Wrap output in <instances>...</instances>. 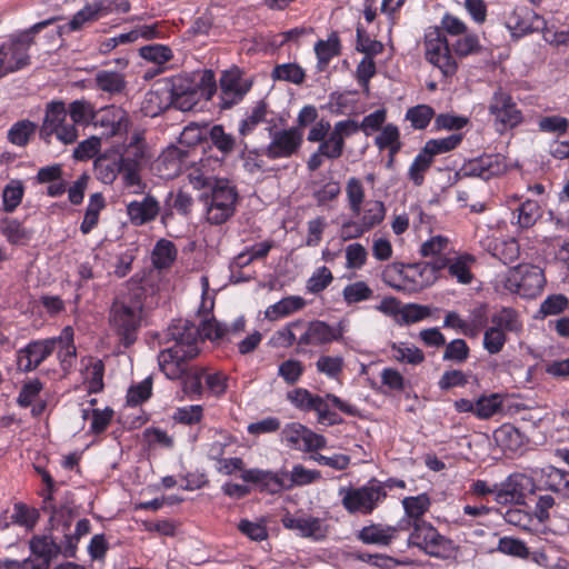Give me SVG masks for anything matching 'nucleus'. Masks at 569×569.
Listing matches in <instances>:
<instances>
[{"label": "nucleus", "mask_w": 569, "mask_h": 569, "mask_svg": "<svg viewBox=\"0 0 569 569\" xmlns=\"http://www.w3.org/2000/svg\"><path fill=\"white\" fill-rule=\"evenodd\" d=\"M143 290L136 287L117 296L112 303L109 321L111 328L120 337L124 347L131 346L136 340V331L140 325L143 309Z\"/></svg>", "instance_id": "f257e3e1"}, {"label": "nucleus", "mask_w": 569, "mask_h": 569, "mask_svg": "<svg viewBox=\"0 0 569 569\" xmlns=\"http://www.w3.org/2000/svg\"><path fill=\"white\" fill-rule=\"evenodd\" d=\"M57 20L53 17L40 21L27 30L11 34L0 44V79L30 64L29 50L34 43V36Z\"/></svg>", "instance_id": "f03ea898"}, {"label": "nucleus", "mask_w": 569, "mask_h": 569, "mask_svg": "<svg viewBox=\"0 0 569 569\" xmlns=\"http://www.w3.org/2000/svg\"><path fill=\"white\" fill-rule=\"evenodd\" d=\"M436 260L426 263L395 266L383 274L385 282L398 291L418 292L437 279Z\"/></svg>", "instance_id": "7ed1b4c3"}, {"label": "nucleus", "mask_w": 569, "mask_h": 569, "mask_svg": "<svg viewBox=\"0 0 569 569\" xmlns=\"http://www.w3.org/2000/svg\"><path fill=\"white\" fill-rule=\"evenodd\" d=\"M29 546L34 556V558H28L27 566L29 565L30 569H49L52 559L60 553L66 558L76 556V542L69 533H64V539L59 540V537L51 530L48 533L34 536Z\"/></svg>", "instance_id": "20e7f679"}, {"label": "nucleus", "mask_w": 569, "mask_h": 569, "mask_svg": "<svg viewBox=\"0 0 569 569\" xmlns=\"http://www.w3.org/2000/svg\"><path fill=\"white\" fill-rule=\"evenodd\" d=\"M238 193L234 186L226 179H214L211 194L207 198L206 216L211 224H222L230 219L236 209Z\"/></svg>", "instance_id": "39448f33"}, {"label": "nucleus", "mask_w": 569, "mask_h": 569, "mask_svg": "<svg viewBox=\"0 0 569 569\" xmlns=\"http://www.w3.org/2000/svg\"><path fill=\"white\" fill-rule=\"evenodd\" d=\"M412 527L413 530L408 539L409 545L438 558H449L456 552L457 547L453 541L440 535L431 523L415 520Z\"/></svg>", "instance_id": "423d86ee"}, {"label": "nucleus", "mask_w": 569, "mask_h": 569, "mask_svg": "<svg viewBox=\"0 0 569 569\" xmlns=\"http://www.w3.org/2000/svg\"><path fill=\"white\" fill-rule=\"evenodd\" d=\"M339 495L342 496V506L350 513H370L377 505L386 498L385 487L377 481H370L361 488H341Z\"/></svg>", "instance_id": "0eeeda50"}, {"label": "nucleus", "mask_w": 569, "mask_h": 569, "mask_svg": "<svg viewBox=\"0 0 569 569\" xmlns=\"http://www.w3.org/2000/svg\"><path fill=\"white\" fill-rule=\"evenodd\" d=\"M425 56L446 77L457 72L458 63L451 53L447 38L439 28L429 30L425 37Z\"/></svg>", "instance_id": "6e6552de"}, {"label": "nucleus", "mask_w": 569, "mask_h": 569, "mask_svg": "<svg viewBox=\"0 0 569 569\" xmlns=\"http://www.w3.org/2000/svg\"><path fill=\"white\" fill-rule=\"evenodd\" d=\"M67 116L64 102L52 101L48 103L40 134L43 138L54 134L58 140L66 144L73 143L78 138V130L74 124L67 122Z\"/></svg>", "instance_id": "1a4fd4ad"}, {"label": "nucleus", "mask_w": 569, "mask_h": 569, "mask_svg": "<svg viewBox=\"0 0 569 569\" xmlns=\"http://www.w3.org/2000/svg\"><path fill=\"white\" fill-rule=\"evenodd\" d=\"M546 283L541 268L532 264H519L508 273L507 286L511 291L522 297L533 298L538 296Z\"/></svg>", "instance_id": "9d476101"}, {"label": "nucleus", "mask_w": 569, "mask_h": 569, "mask_svg": "<svg viewBox=\"0 0 569 569\" xmlns=\"http://www.w3.org/2000/svg\"><path fill=\"white\" fill-rule=\"evenodd\" d=\"M270 141L263 154L270 160L289 159L297 154L303 142V133L299 128L290 127L269 130Z\"/></svg>", "instance_id": "9b49d317"}, {"label": "nucleus", "mask_w": 569, "mask_h": 569, "mask_svg": "<svg viewBox=\"0 0 569 569\" xmlns=\"http://www.w3.org/2000/svg\"><path fill=\"white\" fill-rule=\"evenodd\" d=\"M343 337V329L340 326H330L322 320H300L299 350L306 347H319L339 341Z\"/></svg>", "instance_id": "f8f14e48"}, {"label": "nucleus", "mask_w": 569, "mask_h": 569, "mask_svg": "<svg viewBox=\"0 0 569 569\" xmlns=\"http://www.w3.org/2000/svg\"><path fill=\"white\" fill-rule=\"evenodd\" d=\"M220 83V107L230 109L239 103L252 86V80L244 78L238 67L224 70L219 80Z\"/></svg>", "instance_id": "ddd939ff"}, {"label": "nucleus", "mask_w": 569, "mask_h": 569, "mask_svg": "<svg viewBox=\"0 0 569 569\" xmlns=\"http://www.w3.org/2000/svg\"><path fill=\"white\" fill-rule=\"evenodd\" d=\"M488 110L495 118V122L502 126V128H513L522 121V113L517 108L512 97L501 88L493 92Z\"/></svg>", "instance_id": "4468645a"}, {"label": "nucleus", "mask_w": 569, "mask_h": 569, "mask_svg": "<svg viewBox=\"0 0 569 569\" xmlns=\"http://www.w3.org/2000/svg\"><path fill=\"white\" fill-rule=\"evenodd\" d=\"M281 437L287 446L297 450L312 451L322 449L326 446L323 436L311 431L298 422L286 425L281 431Z\"/></svg>", "instance_id": "2eb2a0df"}, {"label": "nucleus", "mask_w": 569, "mask_h": 569, "mask_svg": "<svg viewBox=\"0 0 569 569\" xmlns=\"http://www.w3.org/2000/svg\"><path fill=\"white\" fill-rule=\"evenodd\" d=\"M57 349L53 338L29 342L17 355L18 368L23 372L37 369Z\"/></svg>", "instance_id": "dca6fc26"}, {"label": "nucleus", "mask_w": 569, "mask_h": 569, "mask_svg": "<svg viewBox=\"0 0 569 569\" xmlns=\"http://www.w3.org/2000/svg\"><path fill=\"white\" fill-rule=\"evenodd\" d=\"M506 26L515 37L545 29V19L528 7H516L506 17Z\"/></svg>", "instance_id": "f3484780"}, {"label": "nucleus", "mask_w": 569, "mask_h": 569, "mask_svg": "<svg viewBox=\"0 0 569 569\" xmlns=\"http://www.w3.org/2000/svg\"><path fill=\"white\" fill-rule=\"evenodd\" d=\"M169 336L176 342L173 347H179L187 357L198 356L201 338L199 328L192 322L183 319L177 320L169 327Z\"/></svg>", "instance_id": "a211bd4d"}, {"label": "nucleus", "mask_w": 569, "mask_h": 569, "mask_svg": "<svg viewBox=\"0 0 569 569\" xmlns=\"http://www.w3.org/2000/svg\"><path fill=\"white\" fill-rule=\"evenodd\" d=\"M189 147L169 146L157 160V170L164 179L178 177L189 164Z\"/></svg>", "instance_id": "6ab92c4d"}, {"label": "nucleus", "mask_w": 569, "mask_h": 569, "mask_svg": "<svg viewBox=\"0 0 569 569\" xmlns=\"http://www.w3.org/2000/svg\"><path fill=\"white\" fill-rule=\"evenodd\" d=\"M358 131L359 123L355 120L347 119L335 123L333 129L328 133V139L320 143L326 158L330 160L340 158L343 153L345 140Z\"/></svg>", "instance_id": "aec40b11"}, {"label": "nucleus", "mask_w": 569, "mask_h": 569, "mask_svg": "<svg viewBox=\"0 0 569 569\" xmlns=\"http://www.w3.org/2000/svg\"><path fill=\"white\" fill-rule=\"evenodd\" d=\"M111 11L112 9L107 7L103 1L87 3L72 16L68 23L60 26L58 32L59 34H67L80 31L102 17L108 16Z\"/></svg>", "instance_id": "412c9836"}, {"label": "nucleus", "mask_w": 569, "mask_h": 569, "mask_svg": "<svg viewBox=\"0 0 569 569\" xmlns=\"http://www.w3.org/2000/svg\"><path fill=\"white\" fill-rule=\"evenodd\" d=\"M112 137L127 132L130 126V119L126 110L120 107L109 106L96 111L93 123Z\"/></svg>", "instance_id": "4be33fe9"}, {"label": "nucleus", "mask_w": 569, "mask_h": 569, "mask_svg": "<svg viewBox=\"0 0 569 569\" xmlns=\"http://www.w3.org/2000/svg\"><path fill=\"white\" fill-rule=\"evenodd\" d=\"M476 262L473 256L469 253L456 254L450 257H440L436 259L437 272L448 269L451 278H455L461 284H469L473 279L471 267Z\"/></svg>", "instance_id": "5701e85b"}, {"label": "nucleus", "mask_w": 569, "mask_h": 569, "mask_svg": "<svg viewBox=\"0 0 569 569\" xmlns=\"http://www.w3.org/2000/svg\"><path fill=\"white\" fill-rule=\"evenodd\" d=\"M201 284L203 290V298L201 307L199 308V315H202L201 323H200V338L209 339L211 341L221 340L224 336H227V328L219 323L214 318H209V313L213 308V300L207 299L204 296L208 292V278H201Z\"/></svg>", "instance_id": "b1692460"}, {"label": "nucleus", "mask_w": 569, "mask_h": 569, "mask_svg": "<svg viewBox=\"0 0 569 569\" xmlns=\"http://www.w3.org/2000/svg\"><path fill=\"white\" fill-rule=\"evenodd\" d=\"M151 157V151L144 139V132L141 130H134L128 142L124 144L119 159L121 160L122 166L142 168Z\"/></svg>", "instance_id": "393cba45"}, {"label": "nucleus", "mask_w": 569, "mask_h": 569, "mask_svg": "<svg viewBox=\"0 0 569 569\" xmlns=\"http://www.w3.org/2000/svg\"><path fill=\"white\" fill-rule=\"evenodd\" d=\"M287 529L296 530L301 537L321 540L327 536L328 526L320 518L311 516H290L282 518Z\"/></svg>", "instance_id": "a878e982"}, {"label": "nucleus", "mask_w": 569, "mask_h": 569, "mask_svg": "<svg viewBox=\"0 0 569 569\" xmlns=\"http://www.w3.org/2000/svg\"><path fill=\"white\" fill-rule=\"evenodd\" d=\"M506 163L499 154L482 156L477 159L470 160L463 168L465 174L477 177L482 180H489L503 173Z\"/></svg>", "instance_id": "bb28decb"}, {"label": "nucleus", "mask_w": 569, "mask_h": 569, "mask_svg": "<svg viewBox=\"0 0 569 569\" xmlns=\"http://www.w3.org/2000/svg\"><path fill=\"white\" fill-rule=\"evenodd\" d=\"M190 359L179 347H171L159 353L158 363L164 376L174 380L181 378L187 371V361Z\"/></svg>", "instance_id": "cd10ccee"}, {"label": "nucleus", "mask_w": 569, "mask_h": 569, "mask_svg": "<svg viewBox=\"0 0 569 569\" xmlns=\"http://www.w3.org/2000/svg\"><path fill=\"white\" fill-rule=\"evenodd\" d=\"M241 478L247 482H254L261 486L262 490L271 493L287 490L286 470L279 472L266 471L260 469L242 470Z\"/></svg>", "instance_id": "c85d7f7f"}, {"label": "nucleus", "mask_w": 569, "mask_h": 569, "mask_svg": "<svg viewBox=\"0 0 569 569\" xmlns=\"http://www.w3.org/2000/svg\"><path fill=\"white\" fill-rule=\"evenodd\" d=\"M160 212L159 201L151 194H147L140 201H131L127 204V214L133 226L140 227L153 221Z\"/></svg>", "instance_id": "c756f323"}, {"label": "nucleus", "mask_w": 569, "mask_h": 569, "mask_svg": "<svg viewBox=\"0 0 569 569\" xmlns=\"http://www.w3.org/2000/svg\"><path fill=\"white\" fill-rule=\"evenodd\" d=\"M490 325L506 336L510 333L519 337L523 332V322L519 312L510 307H502L495 311L490 316Z\"/></svg>", "instance_id": "7c9ffc66"}, {"label": "nucleus", "mask_w": 569, "mask_h": 569, "mask_svg": "<svg viewBox=\"0 0 569 569\" xmlns=\"http://www.w3.org/2000/svg\"><path fill=\"white\" fill-rule=\"evenodd\" d=\"M539 472L547 489L569 499V471L548 466L540 469Z\"/></svg>", "instance_id": "2f4dec72"}, {"label": "nucleus", "mask_w": 569, "mask_h": 569, "mask_svg": "<svg viewBox=\"0 0 569 569\" xmlns=\"http://www.w3.org/2000/svg\"><path fill=\"white\" fill-rule=\"evenodd\" d=\"M57 341V353L60 361L61 368L67 372L73 365L76 359V347L73 345V330L70 327H66L61 335L53 338Z\"/></svg>", "instance_id": "473e14b6"}, {"label": "nucleus", "mask_w": 569, "mask_h": 569, "mask_svg": "<svg viewBox=\"0 0 569 569\" xmlns=\"http://www.w3.org/2000/svg\"><path fill=\"white\" fill-rule=\"evenodd\" d=\"M397 528L392 526L370 525L363 527L358 538L367 545L388 546L396 537Z\"/></svg>", "instance_id": "72a5a7b5"}, {"label": "nucleus", "mask_w": 569, "mask_h": 569, "mask_svg": "<svg viewBox=\"0 0 569 569\" xmlns=\"http://www.w3.org/2000/svg\"><path fill=\"white\" fill-rule=\"evenodd\" d=\"M93 80L98 90L107 92L111 96L121 93L127 86L124 74L111 70L98 71L94 74Z\"/></svg>", "instance_id": "f704fd0d"}, {"label": "nucleus", "mask_w": 569, "mask_h": 569, "mask_svg": "<svg viewBox=\"0 0 569 569\" xmlns=\"http://www.w3.org/2000/svg\"><path fill=\"white\" fill-rule=\"evenodd\" d=\"M306 301L298 296H289L274 305L269 306L264 311V317L271 321L287 317L296 311L301 310Z\"/></svg>", "instance_id": "c9c22d12"}, {"label": "nucleus", "mask_w": 569, "mask_h": 569, "mask_svg": "<svg viewBox=\"0 0 569 569\" xmlns=\"http://www.w3.org/2000/svg\"><path fill=\"white\" fill-rule=\"evenodd\" d=\"M495 441L506 451L515 452L523 445L522 433L512 425L505 423L493 432Z\"/></svg>", "instance_id": "e433bc0d"}, {"label": "nucleus", "mask_w": 569, "mask_h": 569, "mask_svg": "<svg viewBox=\"0 0 569 569\" xmlns=\"http://www.w3.org/2000/svg\"><path fill=\"white\" fill-rule=\"evenodd\" d=\"M209 140L223 157L230 156L237 147L233 134L226 132L221 124H214L210 128Z\"/></svg>", "instance_id": "4c0bfd02"}, {"label": "nucleus", "mask_w": 569, "mask_h": 569, "mask_svg": "<svg viewBox=\"0 0 569 569\" xmlns=\"http://www.w3.org/2000/svg\"><path fill=\"white\" fill-rule=\"evenodd\" d=\"M104 207L106 201L101 193L97 192L90 196L84 218L80 226V230L83 234H88L97 226L99 214Z\"/></svg>", "instance_id": "58836bf2"}, {"label": "nucleus", "mask_w": 569, "mask_h": 569, "mask_svg": "<svg viewBox=\"0 0 569 569\" xmlns=\"http://www.w3.org/2000/svg\"><path fill=\"white\" fill-rule=\"evenodd\" d=\"M177 258L174 244L167 239H160L152 250V262L158 269L169 268Z\"/></svg>", "instance_id": "ea45409f"}, {"label": "nucleus", "mask_w": 569, "mask_h": 569, "mask_svg": "<svg viewBox=\"0 0 569 569\" xmlns=\"http://www.w3.org/2000/svg\"><path fill=\"white\" fill-rule=\"evenodd\" d=\"M67 113L70 114L72 124H89L93 123L94 107L87 100H74L69 104Z\"/></svg>", "instance_id": "a19ab883"}, {"label": "nucleus", "mask_w": 569, "mask_h": 569, "mask_svg": "<svg viewBox=\"0 0 569 569\" xmlns=\"http://www.w3.org/2000/svg\"><path fill=\"white\" fill-rule=\"evenodd\" d=\"M385 214L386 208L381 201L369 200L366 202L363 212L359 217L362 226L370 230L383 220Z\"/></svg>", "instance_id": "79ce46f5"}, {"label": "nucleus", "mask_w": 569, "mask_h": 569, "mask_svg": "<svg viewBox=\"0 0 569 569\" xmlns=\"http://www.w3.org/2000/svg\"><path fill=\"white\" fill-rule=\"evenodd\" d=\"M113 415V410L109 407H106L104 409H92L91 412L88 409L82 410V418L84 420L91 416L90 431L92 433L103 432L110 425Z\"/></svg>", "instance_id": "37998d69"}, {"label": "nucleus", "mask_w": 569, "mask_h": 569, "mask_svg": "<svg viewBox=\"0 0 569 569\" xmlns=\"http://www.w3.org/2000/svg\"><path fill=\"white\" fill-rule=\"evenodd\" d=\"M268 106L264 101H259L251 112L239 124V133L243 137L250 134L258 124L266 120Z\"/></svg>", "instance_id": "c03bdc74"}, {"label": "nucleus", "mask_w": 569, "mask_h": 569, "mask_svg": "<svg viewBox=\"0 0 569 569\" xmlns=\"http://www.w3.org/2000/svg\"><path fill=\"white\" fill-rule=\"evenodd\" d=\"M274 80L288 81L295 84H301L305 81L306 73L297 63H283L274 67L271 73Z\"/></svg>", "instance_id": "a18cd8bd"}, {"label": "nucleus", "mask_w": 569, "mask_h": 569, "mask_svg": "<svg viewBox=\"0 0 569 569\" xmlns=\"http://www.w3.org/2000/svg\"><path fill=\"white\" fill-rule=\"evenodd\" d=\"M320 477L318 471L305 468L302 465H296L290 472L286 471L287 490L306 486Z\"/></svg>", "instance_id": "49530a36"}, {"label": "nucleus", "mask_w": 569, "mask_h": 569, "mask_svg": "<svg viewBox=\"0 0 569 569\" xmlns=\"http://www.w3.org/2000/svg\"><path fill=\"white\" fill-rule=\"evenodd\" d=\"M299 336H300V320L292 321L288 323L286 327L276 331L272 340L276 346L288 348L297 345V349L299 350Z\"/></svg>", "instance_id": "de8ad7c7"}, {"label": "nucleus", "mask_w": 569, "mask_h": 569, "mask_svg": "<svg viewBox=\"0 0 569 569\" xmlns=\"http://www.w3.org/2000/svg\"><path fill=\"white\" fill-rule=\"evenodd\" d=\"M346 193L351 212L355 216H360L365 199V189L361 181L355 177L349 178L346 184Z\"/></svg>", "instance_id": "09e8293b"}, {"label": "nucleus", "mask_w": 569, "mask_h": 569, "mask_svg": "<svg viewBox=\"0 0 569 569\" xmlns=\"http://www.w3.org/2000/svg\"><path fill=\"white\" fill-rule=\"evenodd\" d=\"M461 134L452 133L446 138L429 140L423 150L432 158L437 154L453 150L461 142Z\"/></svg>", "instance_id": "8fccbe9b"}, {"label": "nucleus", "mask_w": 569, "mask_h": 569, "mask_svg": "<svg viewBox=\"0 0 569 569\" xmlns=\"http://www.w3.org/2000/svg\"><path fill=\"white\" fill-rule=\"evenodd\" d=\"M372 289L365 281L350 283L342 290V297L347 305L369 300L372 297Z\"/></svg>", "instance_id": "3c124183"}, {"label": "nucleus", "mask_w": 569, "mask_h": 569, "mask_svg": "<svg viewBox=\"0 0 569 569\" xmlns=\"http://www.w3.org/2000/svg\"><path fill=\"white\" fill-rule=\"evenodd\" d=\"M392 357L399 362H406L410 365H419L425 360L423 352L415 347L406 343H393L391 346Z\"/></svg>", "instance_id": "603ef678"}, {"label": "nucleus", "mask_w": 569, "mask_h": 569, "mask_svg": "<svg viewBox=\"0 0 569 569\" xmlns=\"http://www.w3.org/2000/svg\"><path fill=\"white\" fill-rule=\"evenodd\" d=\"M541 214L539 203L535 200H527L518 209V224L522 229H528L537 222Z\"/></svg>", "instance_id": "864d4df0"}, {"label": "nucleus", "mask_w": 569, "mask_h": 569, "mask_svg": "<svg viewBox=\"0 0 569 569\" xmlns=\"http://www.w3.org/2000/svg\"><path fill=\"white\" fill-rule=\"evenodd\" d=\"M24 188L20 180H11L2 191L3 208L7 212H12L20 203L23 197Z\"/></svg>", "instance_id": "5fc2aeb1"}, {"label": "nucleus", "mask_w": 569, "mask_h": 569, "mask_svg": "<svg viewBox=\"0 0 569 569\" xmlns=\"http://www.w3.org/2000/svg\"><path fill=\"white\" fill-rule=\"evenodd\" d=\"M448 249V238L442 236H435L422 243L420 252L423 257H431L432 260H436L440 257H450Z\"/></svg>", "instance_id": "6e6d98bb"}, {"label": "nucleus", "mask_w": 569, "mask_h": 569, "mask_svg": "<svg viewBox=\"0 0 569 569\" xmlns=\"http://www.w3.org/2000/svg\"><path fill=\"white\" fill-rule=\"evenodd\" d=\"M435 116L433 109L428 104H418L409 108L406 113V119L411 122L415 129H425Z\"/></svg>", "instance_id": "4d7b16f0"}, {"label": "nucleus", "mask_w": 569, "mask_h": 569, "mask_svg": "<svg viewBox=\"0 0 569 569\" xmlns=\"http://www.w3.org/2000/svg\"><path fill=\"white\" fill-rule=\"evenodd\" d=\"M512 490L517 496H519L520 503L527 497V495H535L537 491V486L533 482L531 477L526 476L525 473H515L511 475L508 479Z\"/></svg>", "instance_id": "13d9d810"}, {"label": "nucleus", "mask_w": 569, "mask_h": 569, "mask_svg": "<svg viewBox=\"0 0 569 569\" xmlns=\"http://www.w3.org/2000/svg\"><path fill=\"white\" fill-rule=\"evenodd\" d=\"M36 129L37 126L29 120L19 121L9 130L8 139L13 144L26 146Z\"/></svg>", "instance_id": "bf43d9fd"}, {"label": "nucleus", "mask_w": 569, "mask_h": 569, "mask_svg": "<svg viewBox=\"0 0 569 569\" xmlns=\"http://www.w3.org/2000/svg\"><path fill=\"white\" fill-rule=\"evenodd\" d=\"M43 389V383L39 379H31L23 383L17 402L20 407H30L39 400L40 392Z\"/></svg>", "instance_id": "052dcab7"}, {"label": "nucleus", "mask_w": 569, "mask_h": 569, "mask_svg": "<svg viewBox=\"0 0 569 569\" xmlns=\"http://www.w3.org/2000/svg\"><path fill=\"white\" fill-rule=\"evenodd\" d=\"M376 144L379 149H389L395 154L400 149L399 130L393 124H387L376 137Z\"/></svg>", "instance_id": "680f3d73"}, {"label": "nucleus", "mask_w": 569, "mask_h": 569, "mask_svg": "<svg viewBox=\"0 0 569 569\" xmlns=\"http://www.w3.org/2000/svg\"><path fill=\"white\" fill-rule=\"evenodd\" d=\"M507 342V336L491 325L483 332V349L490 355L499 353Z\"/></svg>", "instance_id": "e2e57ef3"}, {"label": "nucleus", "mask_w": 569, "mask_h": 569, "mask_svg": "<svg viewBox=\"0 0 569 569\" xmlns=\"http://www.w3.org/2000/svg\"><path fill=\"white\" fill-rule=\"evenodd\" d=\"M345 360L341 356H320L316 362V368L320 373L329 378H337L343 369Z\"/></svg>", "instance_id": "0e129e2a"}, {"label": "nucleus", "mask_w": 569, "mask_h": 569, "mask_svg": "<svg viewBox=\"0 0 569 569\" xmlns=\"http://www.w3.org/2000/svg\"><path fill=\"white\" fill-rule=\"evenodd\" d=\"M432 157L429 156L423 149L422 151L415 158L413 162L409 168V178L416 184L420 186L425 179V172L430 168L432 163Z\"/></svg>", "instance_id": "69168bd1"}, {"label": "nucleus", "mask_w": 569, "mask_h": 569, "mask_svg": "<svg viewBox=\"0 0 569 569\" xmlns=\"http://www.w3.org/2000/svg\"><path fill=\"white\" fill-rule=\"evenodd\" d=\"M94 167L98 179L103 183H112L117 179L118 173H120L122 164L120 159L118 161H109L106 158H99Z\"/></svg>", "instance_id": "338daca9"}, {"label": "nucleus", "mask_w": 569, "mask_h": 569, "mask_svg": "<svg viewBox=\"0 0 569 569\" xmlns=\"http://www.w3.org/2000/svg\"><path fill=\"white\" fill-rule=\"evenodd\" d=\"M1 231L7 240L13 244H22L30 238V233L14 219L3 221Z\"/></svg>", "instance_id": "774afa93"}]
</instances>
